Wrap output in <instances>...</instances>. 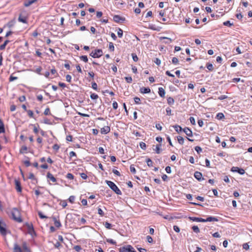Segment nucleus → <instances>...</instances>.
<instances>
[{
  "instance_id": "1",
  "label": "nucleus",
  "mask_w": 252,
  "mask_h": 252,
  "mask_svg": "<svg viewBox=\"0 0 252 252\" xmlns=\"http://www.w3.org/2000/svg\"><path fill=\"white\" fill-rule=\"evenodd\" d=\"M7 214L11 216L12 218L18 222H22V219L21 218L20 212L19 210L16 208H14L12 210L7 212Z\"/></svg>"
},
{
  "instance_id": "2",
  "label": "nucleus",
  "mask_w": 252,
  "mask_h": 252,
  "mask_svg": "<svg viewBox=\"0 0 252 252\" xmlns=\"http://www.w3.org/2000/svg\"><path fill=\"white\" fill-rule=\"evenodd\" d=\"M106 184L116 194L121 195L122 192L114 183L110 181H106Z\"/></svg>"
},
{
  "instance_id": "3",
  "label": "nucleus",
  "mask_w": 252,
  "mask_h": 252,
  "mask_svg": "<svg viewBox=\"0 0 252 252\" xmlns=\"http://www.w3.org/2000/svg\"><path fill=\"white\" fill-rule=\"evenodd\" d=\"M119 250V252H135L134 249L130 245L122 247Z\"/></svg>"
},
{
  "instance_id": "4",
  "label": "nucleus",
  "mask_w": 252,
  "mask_h": 252,
  "mask_svg": "<svg viewBox=\"0 0 252 252\" xmlns=\"http://www.w3.org/2000/svg\"><path fill=\"white\" fill-rule=\"evenodd\" d=\"M103 54V52L101 49H95L94 51H92L90 54V56L93 58H100Z\"/></svg>"
},
{
  "instance_id": "5",
  "label": "nucleus",
  "mask_w": 252,
  "mask_h": 252,
  "mask_svg": "<svg viewBox=\"0 0 252 252\" xmlns=\"http://www.w3.org/2000/svg\"><path fill=\"white\" fill-rule=\"evenodd\" d=\"M6 225L2 220H0V232L1 235L4 236L6 235Z\"/></svg>"
},
{
  "instance_id": "6",
  "label": "nucleus",
  "mask_w": 252,
  "mask_h": 252,
  "mask_svg": "<svg viewBox=\"0 0 252 252\" xmlns=\"http://www.w3.org/2000/svg\"><path fill=\"white\" fill-rule=\"evenodd\" d=\"M26 226L28 229V232L32 237L35 235V232L34 230L33 225L32 223H26Z\"/></svg>"
},
{
  "instance_id": "7",
  "label": "nucleus",
  "mask_w": 252,
  "mask_h": 252,
  "mask_svg": "<svg viewBox=\"0 0 252 252\" xmlns=\"http://www.w3.org/2000/svg\"><path fill=\"white\" fill-rule=\"evenodd\" d=\"M231 171L233 172H237L240 175H243L245 174V171L243 168H240L238 167L233 166L231 168Z\"/></svg>"
},
{
  "instance_id": "8",
  "label": "nucleus",
  "mask_w": 252,
  "mask_h": 252,
  "mask_svg": "<svg viewBox=\"0 0 252 252\" xmlns=\"http://www.w3.org/2000/svg\"><path fill=\"white\" fill-rule=\"evenodd\" d=\"M183 217V215L182 214H180L179 216H169V215H166L163 217L164 219L171 220H173L174 219H179Z\"/></svg>"
},
{
  "instance_id": "9",
  "label": "nucleus",
  "mask_w": 252,
  "mask_h": 252,
  "mask_svg": "<svg viewBox=\"0 0 252 252\" xmlns=\"http://www.w3.org/2000/svg\"><path fill=\"white\" fill-rule=\"evenodd\" d=\"M110 131V127L109 126H104L100 129V132L101 134H106L109 133Z\"/></svg>"
},
{
  "instance_id": "10",
  "label": "nucleus",
  "mask_w": 252,
  "mask_h": 252,
  "mask_svg": "<svg viewBox=\"0 0 252 252\" xmlns=\"http://www.w3.org/2000/svg\"><path fill=\"white\" fill-rule=\"evenodd\" d=\"M194 177L199 181H201L203 180L202 178V174L199 171H195L194 174Z\"/></svg>"
},
{
  "instance_id": "11",
  "label": "nucleus",
  "mask_w": 252,
  "mask_h": 252,
  "mask_svg": "<svg viewBox=\"0 0 252 252\" xmlns=\"http://www.w3.org/2000/svg\"><path fill=\"white\" fill-rule=\"evenodd\" d=\"M113 20L117 22V23H119L120 22H123L125 21V18L121 17L119 15H115L113 17Z\"/></svg>"
},
{
  "instance_id": "12",
  "label": "nucleus",
  "mask_w": 252,
  "mask_h": 252,
  "mask_svg": "<svg viewBox=\"0 0 252 252\" xmlns=\"http://www.w3.org/2000/svg\"><path fill=\"white\" fill-rule=\"evenodd\" d=\"M140 92L141 94H148L151 92V89L149 87H142L140 89Z\"/></svg>"
},
{
  "instance_id": "13",
  "label": "nucleus",
  "mask_w": 252,
  "mask_h": 252,
  "mask_svg": "<svg viewBox=\"0 0 252 252\" xmlns=\"http://www.w3.org/2000/svg\"><path fill=\"white\" fill-rule=\"evenodd\" d=\"M15 184L16 186V189L18 192H21L22 191V188L21 186L20 182L17 180H15Z\"/></svg>"
},
{
  "instance_id": "14",
  "label": "nucleus",
  "mask_w": 252,
  "mask_h": 252,
  "mask_svg": "<svg viewBox=\"0 0 252 252\" xmlns=\"http://www.w3.org/2000/svg\"><path fill=\"white\" fill-rule=\"evenodd\" d=\"M183 131L186 133V134L189 137L192 136V132L190 129L186 127L183 129Z\"/></svg>"
},
{
  "instance_id": "15",
  "label": "nucleus",
  "mask_w": 252,
  "mask_h": 252,
  "mask_svg": "<svg viewBox=\"0 0 252 252\" xmlns=\"http://www.w3.org/2000/svg\"><path fill=\"white\" fill-rule=\"evenodd\" d=\"M23 252H31L30 249L28 247L27 243L24 242L22 244Z\"/></svg>"
},
{
  "instance_id": "16",
  "label": "nucleus",
  "mask_w": 252,
  "mask_h": 252,
  "mask_svg": "<svg viewBox=\"0 0 252 252\" xmlns=\"http://www.w3.org/2000/svg\"><path fill=\"white\" fill-rule=\"evenodd\" d=\"M37 0H27L24 2V6L28 7L36 2Z\"/></svg>"
},
{
  "instance_id": "17",
  "label": "nucleus",
  "mask_w": 252,
  "mask_h": 252,
  "mask_svg": "<svg viewBox=\"0 0 252 252\" xmlns=\"http://www.w3.org/2000/svg\"><path fill=\"white\" fill-rule=\"evenodd\" d=\"M158 94L161 97H163L165 96V92L163 88L160 87L158 88Z\"/></svg>"
},
{
  "instance_id": "18",
  "label": "nucleus",
  "mask_w": 252,
  "mask_h": 252,
  "mask_svg": "<svg viewBox=\"0 0 252 252\" xmlns=\"http://www.w3.org/2000/svg\"><path fill=\"white\" fill-rule=\"evenodd\" d=\"M161 144H157L156 146V149H154L153 150L155 151L156 153L158 154H159L160 153L161 149Z\"/></svg>"
},
{
  "instance_id": "19",
  "label": "nucleus",
  "mask_w": 252,
  "mask_h": 252,
  "mask_svg": "<svg viewBox=\"0 0 252 252\" xmlns=\"http://www.w3.org/2000/svg\"><path fill=\"white\" fill-rule=\"evenodd\" d=\"M47 178L49 179L53 183H54L56 181V179L50 172L47 173Z\"/></svg>"
},
{
  "instance_id": "20",
  "label": "nucleus",
  "mask_w": 252,
  "mask_h": 252,
  "mask_svg": "<svg viewBox=\"0 0 252 252\" xmlns=\"http://www.w3.org/2000/svg\"><path fill=\"white\" fill-rule=\"evenodd\" d=\"M173 127H174V129L175 130V131L178 132V133H180L182 131H183V129L182 127L179 125H175V126H173Z\"/></svg>"
},
{
  "instance_id": "21",
  "label": "nucleus",
  "mask_w": 252,
  "mask_h": 252,
  "mask_svg": "<svg viewBox=\"0 0 252 252\" xmlns=\"http://www.w3.org/2000/svg\"><path fill=\"white\" fill-rule=\"evenodd\" d=\"M18 21L23 23H27V19L26 17L22 16L21 14H20L18 17Z\"/></svg>"
},
{
  "instance_id": "22",
  "label": "nucleus",
  "mask_w": 252,
  "mask_h": 252,
  "mask_svg": "<svg viewBox=\"0 0 252 252\" xmlns=\"http://www.w3.org/2000/svg\"><path fill=\"white\" fill-rule=\"evenodd\" d=\"M5 132L4 126L3 122L0 119V133Z\"/></svg>"
},
{
  "instance_id": "23",
  "label": "nucleus",
  "mask_w": 252,
  "mask_h": 252,
  "mask_svg": "<svg viewBox=\"0 0 252 252\" xmlns=\"http://www.w3.org/2000/svg\"><path fill=\"white\" fill-rule=\"evenodd\" d=\"M206 222L207 221H218V219L217 218L214 217H209L207 218L206 219Z\"/></svg>"
},
{
  "instance_id": "24",
  "label": "nucleus",
  "mask_w": 252,
  "mask_h": 252,
  "mask_svg": "<svg viewBox=\"0 0 252 252\" xmlns=\"http://www.w3.org/2000/svg\"><path fill=\"white\" fill-rule=\"evenodd\" d=\"M9 42V40H6L4 43L0 46V50H3L5 49L6 45Z\"/></svg>"
},
{
  "instance_id": "25",
  "label": "nucleus",
  "mask_w": 252,
  "mask_h": 252,
  "mask_svg": "<svg viewBox=\"0 0 252 252\" xmlns=\"http://www.w3.org/2000/svg\"><path fill=\"white\" fill-rule=\"evenodd\" d=\"M167 101V103L170 105H172L174 103V99L172 97H168Z\"/></svg>"
},
{
  "instance_id": "26",
  "label": "nucleus",
  "mask_w": 252,
  "mask_h": 252,
  "mask_svg": "<svg viewBox=\"0 0 252 252\" xmlns=\"http://www.w3.org/2000/svg\"><path fill=\"white\" fill-rule=\"evenodd\" d=\"M218 120H222L224 118V115L222 113H219L217 114L216 117Z\"/></svg>"
},
{
  "instance_id": "27",
  "label": "nucleus",
  "mask_w": 252,
  "mask_h": 252,
  "mask_svg": "<svg viewBox=\"0 0 252 252\" xmlns=\"http://www.w3.org/2000/svg\"><path fill=\"white\" fill-rule=\"evenodd\" d=\"M178 141L179 143H180L181 145H183L184 143V139L183 137L180 136H178L177 137Z\"/></svg>"
},
{
  "instance_id": "28",
  "label": "nucleus",
  "mask_w": 252,
  "mask_h": 252,
  "mask_svg": "<svg viewBox=\"0 0 252 252\" xmlns=\"http://www.w3.org/2000/svg\"><path fill=\"white\" fill-rule=\"evenodd\" d=\"M28 150V148L27 147V146H23L21 147V148L20 149V153L21 154H24V153H25L27 152V151Z\"/></svg>"
},
{
  "instance_id": "29",
  "label": "nucleus",
  "mask_w": 252,
  "mask_h": 252,
  "mask_svg": "<svg viewBox=\"0 0 252 252\" xmlns=\"http://www.w3.org/2000/svg\"><path fill=\"white\" fill-rule=\"evenodd\" d=\"M206 67L210 71H213L214 70V66L212 63H208L206 64Z\"/></svg>"
},
{
  "instance_id": "30",
  "label": "nucleus",
  "mask_w": 252,
  "mask_h": 252,
  "mask_svg": "<svg viewBox=\"0 0 252 252\" xmlns=\"http://www.w3.org/2000/svg\"><path fill=\"white\" fill-rule=\"evenodd\" d=\"M223 25L224 26L230 27L232 26L233 25V24L232 23H231L230 21H226L223 23Z\"/></svg>"
},
{
  "instance_id": "31",
  "label": "nucleus",
  "mask_w": 252,
  "mask_h": 252,
  "mask_svg": "<svg viewBox=\"0 0 252 252\" xmlns=\"http://www.w3.org/2000/svg\"><path fill=\"white\" fill-rule=\"evenodd\" d=\"M192 229L193 231L196 233H198L200 232V230L198 227L196 225H194L192 227Z\"/></svg>"
},
{
  "instance_id": "32",
  "label": "nucleus",
  "mask_w": 252,
  "mask_h": 252,
  "mask_svg": "<svg viewBox=\"0 0 252 252\" xmlns=\"http://www.w3.org/2000/svg\"><path fill=\"white\" fill-rule=\"evenodd\" d=\"M117 34L119 37H122L123 35V31L121 29L119 28L117 32Z\"/></svg>"
},
{
  "instance_id": "33",
  "label": "nucleus",
  "mask_w": 252,
  "mask_h": 252,
  "mask_svg": "<svg viewBox=\"0 0 252 252\" xmlns=\"http://www.w3.org/2000/svg\"><path fill=\"white\" fill-rule=\"evenodd\" d=\"M54 224L57 227H60L61 226L60 221L57 220L55 218H54Z\"/></svg>"
},
{
  "instance_id": "34",
  "label": "nucleus",
  "mask_w": 252,
  "mask_h": 252,
  "mask_svg": "<svg viewBox=\"0 0 252 252\" xmlns=\"http://www.w3.org/2000/svg\"><path fill=\"white\" fill-rule=\"evenodd\" d=\"M80 59L85 63L88 62V59L87 56L84 55L80 57Z\"/></svg>"
},
{
  "instance_id": "35",
  "label": "nucleus",
  "mask_w": 252,
  "mask_h": 252,
  "mask_svg": "<svg viewBox=\"0 0 252 252\" xmlns=\"http://www.w3.org/2000/svg\"><path fill=\"white\" fill-rule=\"evenodd\" d=\"M146 162L149 167H152L153 166V161L150 158H147L146 160Z\"/></svg>"
},
{
  "instance_id": "36",
  "label": "nucleus",
  "mask_w": 252,
  "mask_h": 252,
  "mask_svg": "<svg viewBox=\"0 0 252 252\" xmlns=\"http://www.w3.org/2000/svg\"><path fill=\"white\" fill-rule=\"evenodd\" d=\"M131 56H132V59L134 61V62H137L138 60V58L137 57V56L136 55V54L135 53H132L131 54Z\"/></svg>"
},
{
  "instance_id": "37",
  "label": "nucleus",
  "mask_w": 252,
  "mask_h": 252,
  "mask_svg": "<svg viewBox=\"0 0 252 252\" xmlns=\"http://www.w3.org/2000/svg\"><path fill=\"white\" fill-rule=\"evenodd\" d=\"M134 102L137 104H140L141 103L140 98L137 96H136L134 98Z\"/></svg>"
},
{
  "instance_id": "38",
  "label": "nucleus",
  "mask_w": 252,
  "mask_h": 252,
  "mask_svg": "<svg viewBox=\"0 0 252 252\" xmlns=\"http://www.w3.org/2000/svg\"><path fill=\"white\" fill-rule=\"evenodd\" d=\"M140 148L143 150H145L146 148V144L143 142H141L139 144Z\"/></svg>"
},
{
  "instance_id": "39",
  "label": "nucleus",
  "mask_w": 252,
  "mask_h": 252,
  "mask_svg": "<svg viewBox=\"0 0 252 252\" xmlns=\"http://www.w3.org/2000/svg\"><path fill=\"white\" fill-rule=\"evenodd\" d=\"M90 97L92 99H96L98 98V96L97 94L93 93L91 94Z\"/></svg>"
},
{
  "instance_id": "40",
  "label": "nucleus",
  "mask_w": 252,
  "mask_h": 252,
  "mask_svg": "<svg viewBox=\"0 0 252 252\" xmlns=\"http://www.w3.org/2000/svg\"><path fill=\"white\" fill-rule=\"evenodd\" d=\"M125 79L126 81V82L128 83H131L132 81V78L130 76L126 77L125 78Z\"/></svg>"
},
{
  "instance_id": "41",
  "label": "nucleus",
  "mask_w": 252,
  "mask_h": 252,
  "mask_svg": "<svg viewBox=\"0 0 252 252\" xmlns=\"http://www.w3.org/2000/svg\"><path fill=\"white\" fill-rule=\"evenodd\" d=\"M109 49L111 51H114V46L112 42H110L109 44Z\"/></svg>"
},
{
  "instance_id": "42",
  "label": "nucleus",
  "mask_w": 252,
  "mask_h": 252,
  "mask_svg": "<svg viewBox=\"0 0 252 252\" xmlns=\"http://www.w3.org/2000/svg\"><path fill=\"white\" fill-rule=\"evenodd\" d=\"M106 241L108 243H109L112 245H116V242L114 240H113V239H106Z\"/></svg>"
},
{
  "instance_id": "43",
  "label": "nucleus",
  "mask_w": 252,
  "mask_h": 252,
  "mask_svg": "<svg viewBox=\"0 0 252 252\" xmlns=\"http://www.w3.org/2000/svg\"><path fill=\"white\" fill-rule=\"evenodd\" d=\"M179 60L176 57H173L172 59V63L174 64H176L178 63Z\"/></svg>"
},
{
  "instance_id": "44",
  "label": "nucleus",
  "mask_w": 252,
  "mask_h": 252,
  "mask_svg": "<svg viewBox=\"0 0 252 252\" xmlns=\"http://www.w3.org/2000/svg\"><path fill=\"white\" fill-rule=\"evenodd\" d=\"M73 249L76 252H79L81 250V247L79 245H76L73 247Z\"/></svg>"
},
{
  "instance_id": "45",
  "label": "nucleus",
  "mask_w": 252,
  "mask_h": 252,
  "mask_svg": "<svg viewBox=\"0 0 252 252\" xmlns=\"http://www.w3.org/2000/svg\"><path fill=\"white\" fill-rule=\"evenodd\" d=\"M130 171L133 174H135L136 173V169L134 167L133 165H131L130 166Z\"/></svg>"
},
{
  "instance_id": "46",
  "label": "nucleus",
  "mask_w": 252,
  "mask_h": 252,
  "mask_svg": "<svg viewBox=\"0 0 252 252\" xmlns=\"http://www.w3.org/2000/svg\"><path fill=\"white\" fill-rule=\"evenodd\" d=\"M189 121H190V123L192 125H195V119L193 117H190L189 118Z\"/></svg>"
},
{
  "instance_id": "47",
  "label": "nucleus",
  "mask_w": 252,
  "mask_h": 252,
  "mask_svg": "<svg viewBox=\"0 0 252 252\" xmlns=\"http://www.w3.org/2000/svg\"><path fill=\"white\" fill-rule=\"evenodd\" d=\"M104 225L105 227L107 229H111V226H112L111 224L108 222H105L104 223Z\"/></svg>"
},
{
  "instance_id": "48",
  "label": "nucleus",
  "mask_w": 252,
  "mask_h": 252,
  "mask_svg": "<svg viewBox=\"0 0 252 252\" xmlns=\"http://www.w3.org/2000/svg\"><path fill=\"white\" fill-rule=\"evenodd\" d=\"M166 115L168 116H171V110L169 107H167L166 109Z\"/></svg>"
},
{
  "instance_id": "49",
  "label": "nucleus",
  "mask_w": 252,
  "mask_h": 252,
  "mask_svg": "<svg viewBox=\"0 0 252 252\" xmlns=\"http://www.w3.org/2000/svg\"><path fill=\"white\" fill-rule=\"evenodd\" d=\"M38 214L39 217L41 219H46V218H47V217H46V216L43 215L42 214V213H41V212H40V211H38Z\"/></svg>"
},
{
  "instance_id": "50",
  "label": "nucleus",
  "mask_w": 252,
  "mask_h": 252,
  "mask_svg": "<svg viewBox=\"0 0 252 252\" xmlns=\"http://www.w3.org/2000/svg\"><path fill=\"white\" fill-rule=\"evenodd\" d=\"M189 218L193 221L199 222V218L189 217Z\"/></svg>"
},
{
  "instance_id": "51",
  "label": "nucleus",
  "mask_w": 252,
  "mask_h": 252,
  "mask_svg": "<svg viewBox=\"0 0 252 252\" xmlns=\"http://www.w3.org/2000/svg\"><path fill=\"white\" fill-rule=\"evenodd\" d=\"M92 87L93 89L95 90H97V84L95 82H93L92 83Z\"/></svg>"
},
{
  "instance_id": "52",
  "label": "nucleus",
  "mask_w": 252,
  "mask_h": 252,
  "mask_svg": "<svg viewBox=\"0 0 252 252\" xmlns=\"http://www.w3.org/2000/svg\"><path fill=\"white\" fill-rule=\"evenodd\" d=\"M17 79L18 78L17 77L13 76L12 75H11L9 78V80L10 82H12L17 80Z\"/></svg>"
},
{
  "instance_id": "53",
  "label": "nucleus",
  "mask_w": 252,
  "mask_h": 252,
  "mask_svg": "<svg viewBox=\"0 0 252 252\" xmlns=\"http://www.w3.org/2000/svg\"><path fill=\"white\" fill-rule=\"evenodd\" d=\"M27 112H28V114L30 117H31V118L33 117V113L32 110H27Z\"/></svg>"
},
{
  "instance_id": "54",
  "label": "nucleus",
  "mask_w": 252,
  "mask_h": 252,
  "mask_svg": "<svg viewBox=\"0 0 252 252\" xmlns=\"http://www.w3.org/2000/svg\"><path fill=\"white\" fill-rule=\"evenodd\" d=\"M74 176L71 173H67L66 175V178L68 179L72 180L73 179Z\"/></svg>"
},
{
  "instance_id": "55",
  "label": "nucleus",
  "mask_w": 252,
  "mask_h": 252,
  "mask_svg": "<svg viewBox=\"0 0 252 252\" xmlns=\"http://www.w3.org/2000/svg\"><path fill=\"white\" fill-rule=\"evenodd\" d=\"M44 114L45 115H48L50 114V110L49 108H47L44 112Z\"/></svg>"
},
{
  "instance_id": "56",
  "label": "nucleus",
  "mask_w": 252,
  "mask_h": 252,
  "mask_svg": "<svg viewBox=\"0 0 252 252\" xmlns=\"http://www.w3.org/2000/svg\"><path fill=\"white\" fill-rule=\"evenodd\" d=\"M147 241L150 243H152L153 242V238L150 236L148 235L146 237Z\"/></svg>"
},
{
  "instance_id": "57",
  "label": "nucleus",
  "mask_w": 252,
  "mask_h": 252,
  "mask_svg": "<svg viewBox=\"0 0 252 252\" xmlns=\"http://www.w3.org/2000/svg\"><path fill=\"white\" fill-rule=\"evenodd\" d=\"M194 149L197 153H199L200 152H202V148L199 146H196Z\"/></svg>"
},
{
  "instance_id": "58",
  "label": "nucleus",
  "mask_w": 252,
  "mask_h": 252,
  "mask_svg": "<svg viewBox=\"0 0 252 252\" xmlns=\"http://www.w3.org/2000/svg\"><path fill=\"white\" fill-rule=\"evenodd\" d=\"M68 199H69V201L70 202V203H73L74 201L75 200V196H70Z\"/></svg>"
},
{
  "instance_id": "59",
  "label": "nucleus",
  "mask_w": 252,
  "mask_h": 252,
  "mask_svg": "<svg viewBox=\"0 0 252 252\" xmlns=\"http://www.w3.org/2000/svg\"><path fill=\"white\" fill-rule=\"evenodd\" d=\"M173 229L175 231L178 233L180 231V228L177 225L173 226Z\"/></svg>"
},
{
  "instance_id": "60",
  "label": "nucleus",
  "mask_w": 252,
  "mask_h": 252,
  "mask_svg": "<svg viewBox=\"0 0 252 252\" xmlns=\"http://www.w3.org/2000/svg\"><path fill=\"white\" fill-rule=\"evenodd\" d=\"M71 76L70 75H66V80L68 82H71Z\"/></svg>"
},
{
  "instance_id": "61",
  "label": "nucleus",
  "mask_w": 252,
  "mask_h": 252,
  "mask_svg": "<svg viewBox=\"0 0 252 252\" xmlns=\"http://www.w3.org/2000/svg\"><path fill=\"white\" fill-rule=\"evenodd\" d=\"M197 123H198V125H199V126L200 127H202L204 125V123H203V121L202 120H201V119L198 120Z\"/></svg>"
},
{
  "instance_id": "62",
  "label": "nucleus",
  "mask_w": 252,
  "mask_h": 252,
  "mask_svg": "<svg viewBox=\"0 0 252 252\" xmlns=\"http://www.w3.org/2000/svg\"><path fill=\"white\" fill-rule=\"evenodd\" d=\"M165 170L166 172L167 173H168V174H169V173H170L171 172V167H170V166H166V167H165Z\"/></svg>"
},
{
  "instance_id": "63",
  "label": "nucleus",
  "mask_w": 252,
  "mask_h": 252,
  "mask_svg": "<svg viewBox=\"0 0 252 252\" xmlns=\"http://www.w3.org/2000/svg\"><path fill=\"white\" fill-rule=\"evenodd\" d=\"M60 148V146L57 144H55L53 146V149L57 151Z\"/></svg>"
},
{
  "instance_id": "64",
  "label": "nucleus",
  "mask_w": 252,
  "mask_h": 252,
  "mask_svg": "<svg viewBox=\"0 0 252 252\" xmlns=\"http://www.w3.org/2000/svg\"><path fill=\"white\" fill-rule=\"evenodd\" d=\"M154 62L158 65H159L161 63V61L158 58H156Z\"/></svg>"
}]
</instances>
